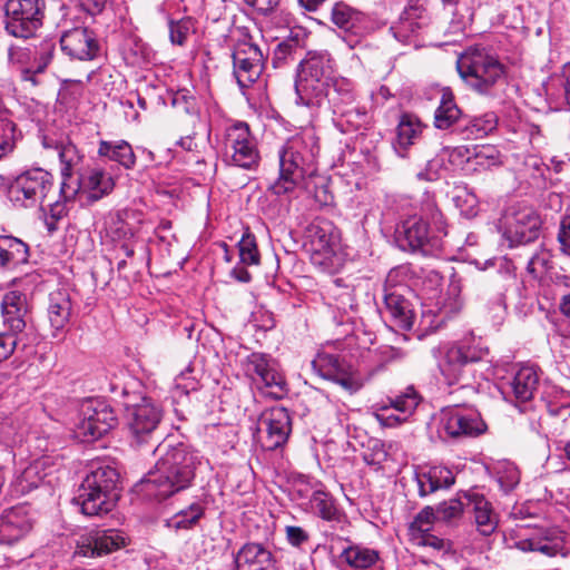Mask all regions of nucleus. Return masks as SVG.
<instances>
[{
	"mask_svg": "<svg viewBox=\"0 0 570 570\" xmlns=\"http://www.w3.org/2000/svg\"><path fill=\"white\" fill-rule=\"evenodd\" d=\"M497 480L504 493L511 492L520 482L518 468L512 463H501L497 469Z\"/></svg>",
	"mask_w": 570,
	"mask_h": 570,
	"instance_id": "56",
	"label": "nucleus"
},
{
	"mask_svg": "<svg viewBox=\"0 0 570 570\" xmlns=\"http://www.w3.org/2000/svg\"><path fill=\"white\" fill-rule=\"evenodd\" d=\"M548 262L547 254H535L528 262L527 271L533 277H540L546 271Z\"/></svg>",
	"mask_w": 570,
	"mask_h": 570,
	"instance_id": "63",
	"label": "nucleus"
},
{
	"mask_svg": "<svg viewBox=\"0 0 570 570\" xmlns=\"http://www.w3.org/2000/svg\"><path fill=\"white\" fill-rule=\"evenodd\" d=\"M297 73L330 82L333 79V60L327 52H308L299 63Z\"/></svg>",
	"mask_w": 570,
	"mask_h": 570,
	"instance_id": "43",
	"label": "nucleus"
},
{
	"mask_svg": "<svg viewBox=\"0 0 570 570\" xmlns=\"http://www.w3.org/2000/svg\"><path fill=\"white\" fill-rule=\"evenodd\" d=\"M118 482L119 473L115 468L99 464L86 475L81 485L118 499Z\"/></svg>",
	"mask_w": 570,
	"mask_h": 570,
	"instance_id": "33",
	"label": "nucleus"
},
{
	"mask_svg": "<svg viewBox=\"0 0 570 570\" xmlns=\"http://www.w3.org/2000/svg\"><path fill=\"white\" fill-rule=\"evenodd\" d=\"M75 501L80 505L83 514L95 517L111 511L117 502V497H109L80 485Z\"/></svg>",
	"mask_w": 570,
	"mask_h": 570,
	"instance_id": "35",
	"label": "nucleus"
},
{
	"mask_svg": "<svg viewBox=\"0 0 570 570\" xmlns=\"http://www.w3.org/2000/svg\"><path fill=\"white\" fill-rule=\"evenodd\" d=\"M485 431L487 424L475 411L455 405L441 412L440 432L449 438H474Z\"/></svg>",
	"mask_w": 570,
	"mask_h": 570,
	"instance_id": "15",
	"label": "nucleus"
},
{
	"mask_svg": "<svg viewBox=\"0 0 570 570\" xmlns=\"http://www.w3.org/2000/svg\"><path fill=\"white\" fill-rule=\"evenodd\" d=\"M461 289H462V285H461L460 279H456L453 277L451 279V282L449 284V288H448V294L450 295V302L444 305V308H448L449 312H451V313L460 311L463 305V301L460 296Z\"/></svg>",
	"mask_w": 570,
	"mask_h": 570,
	"instance_id": "60",
	"label": "nucleus"
},
{
	"mask_svg": "<svg viewBox=\"0 0 570 570\" xmlns=\"http://www.w3.org/2000/svg\"><path fill=\"white\" fill-rule=\"evenodd\" d=\"M384 306L386 313L395 326L401 330L409 331L413 325V311L410 302L404 297L403 293L384 294Z\"/></svg>",
	"mask_w": 570,
	"mask_h": 570,
	"instance_id": "38",
	"label": "nucleus"
},
{
	"mask_svg": "<svg viewBox=\"0 0 570 570\" xmlns=\"http://www.w3.org/2000/svg\"><path fill=\"white\" fill-rule=\"evenodd\" d=\"M328 86L330 82H324L316 78L297 73L295 81L297 102L307 107L324 106Z\"/></svg>",
	"mask_w": 570,
	"mask_h": 570,
	"instance_id": "32",
	"label": "nucleus"
},
{
	"mask_svg": "<svg viewBox=\"0 0 570 570\" xmlns=\"http://www.w3.org/2000/svg\"><path fill=\"white\" fill-rule=\"evenodd\" d=\"M114 187V178L104 169L95 167L80 174L77 188L62 181L60 186V197L65 200H71L79 193L86 196L87 200L92 203L110 194Z\"/></svg>",
	"mask_w": 570,
	"mask_h": 570,
	"instance_id": "17",
	"label": "nucleus"
},
{
	"mask_svg": "<svg viewBox=\"0 0 570 570\" xmlns=\"http://www.w3.org/2000/svg\"><path fill=\"white\" fill-rule=\"evenodd\" d=\"M117 423L115 412L98 401H87L81 406L80 419L73 430L75 438L83 443L98 440Z\"/></svg>",
	"mask_w": 570,
	"mask_h": 570,
	"instance_id": "12",
	"label": "nucleus"
},
{
	"mask_svg": "<svg viewBox=\"0 0 570 570\" xmlns=\"http://www.w3.org/2000/svg\"><path fill=\"white\" fill-rule=\"evenodd\" d=\"M292 421L288 411L283 406L265 410L259 420V441L264 450L274 451L282 448L288 440Z\"/></svg>",
	"mask_w": 570,
	"mask_h": 570,
	"instance_id": "18",
	"label": "nucleus"
},
{
	"mask_svg": "<svg viewBox=\"0 0 570 570\" xmlns=\"http://www.w3.org/2000/svg\"><path fill=\"white\" fill-rule=\"evenodd\" d=\"M355 101V91L353 82L344 77H333L326 90L325 104L337 112L338 109L348 107Z\"/></svg>",
	"mask_w": 570,
	"mask_h": 570,
	"instance_id": "42",
	"label": "nucleus"
},
{
	"mask_svg": "<svg viewBox=\"0 0 570 570\" xmlns=\"http://www.w3.org/2000/svg\"><path fill=\"white\" fill-rule=\"evenodd\" d=\"M454 474L449 468L442 465L432 466L426 472L416 474L419 494L426 497L438 490L448 489L454 483Z\"/></svg>",
	"mask_w": 570,
	"mask_h": 570,
	"instance_id": "36",
	"label": "nucleus"
},
{
	"mask_svg": "<svg viewBox=\"0 0 570 570\" xmlns=\"http://www.w3.org/2000/svg\"><path fill=\"white\" fill-rule=\"evenodd\" d=\"M169 39L173 45L185 46L190 35L195 32V23L191 18L169 20Z\"/></svg>",
	"mask_w": 570,
	"mask_h": 570,
	"instance_id": "54",
	"label": "nucleus"
},
{
	"mask_svg": "<svg viewBox=\"0 0 570 570\" xmlns=\"http://www.w3.org/2000/svg\"><path fill=\"white\" fill-rule=\"evenodd\" d=\"M309 257L314 266L325 273L337 272L344 263L341 233L327 219H315L306 230Z\"/></svg>",
	"mask_w": 570,
	"mask_h": 570,
	"instance_id": "7",
	"label": "nucleus"
},
{
	"mask_svg": "<svg viewBox=\"0 0 570 570\" xmlns=\"http://www.w3.org/2000/svg\"><path fill=\"white\" fill-rule=\"evenodd\" d=\"M558 239L562 250L570 255V216L561 220Z\"/></svg>",
	"mask_w": 570,
	"mask_h": 570,
	"instance_id": "64",
	"label": "nucleus"
},
{
	"mask_svg": "<svg viewBox=\"0 0 570 570\" xmlns=\"http://www.w3.org/2000/svg\"><path fill=\"white\" fill-rule=\"evenodd\" d=\"M421 120L411 114L401 116L396 126V136L392 141L393 149L400 157H405L411 146L421 138L424 129Z\"/></svg>",
	"mask_w": 570,
	"mask_h": 570,
	"instance_id": "30",
	"label": "nucleus"
},
{
	"mask_svg": "<svg viewBox=\"0 0 570 570\" xmlns=\"http://www.w3.org/2000/svg\"><path fill=\"white\" fill-rule=\"evenodd\" d=\"M539 384V375L533 366H522L509 382L503 393L517 402L530 401Z\"/></svg>",
	"mask_w": 570,
	"mask_h": 570,
	"instance_id": "31",
	"label": "nucleus"
},
{
	"mask_svg": "<svg viewBox=\"0 0 570 570\" xmlns=\"http://www.w3.org/2000/svg\"><path fill=\"white\" fill-rule=\"evenodd\" d=\"M331 21L345 32L362 37L368 30L367 17L344 2H336L331 10Z\"/></svg>",
	"mask_w": 570,
	"mask_h": 570,
	"instance_id": "28",
	"label": "nucleus"
},
{
	"mask_svg": "<svg viewBox=\"0 0 570 570\" xmlns=\"http://www.w3.org/2000/svg\"><path fill=\"white\" fill-rule=\"evenodd\" d=\"M312 366L320 376L337 383L348 393H355L362 387V382L351 364L336 354L320 351L312 361Z\"/></svg>",
	"mask_w": 570,
	"mask_h": 570,
	"instance_id": "16",
	"label": "nucleus"
},
{
	"mask_svg": "<svg viewBox=\"0 0 570 570\" xmlns=\"http://www.w3.org/2000/svg\"><path fill=\"white\" fill-rule=\"evenodd\" d=\"M16 125L9 120H0V159L13 150Z\"/></svg>",
	"mask_w": 570,
	"mask_h": 570,
	"instance_id": "59",
	"label": "nucleus"
},
{
	"mask_svg": "<svg viewBox=\"0 0 570 570\" xmlns=\"http://www.w3.org/2000/svg\"><path fill=\"white\" fill-rule=\"evenodd\" d=\"M409 281L410 267L406 265L396 266L387 273L383 292L384 294H389V292L403 293L407 288Z\"/></svg>",
	"mask_w": 570,
	"mask_h": 570,
	"instance_id": "53",
	"label": "nucleus"
},
{
	"mask_svg": "<svg viewBox=\"0 0 570 570\" xmlns=\"http://www.w3.org/2000/svg\"><path fill=\"white\" fill-rule=\"evenodd\" d=\"M420 403V396L413 387L402 394L377 404L375 417L383 426L393 428L409 420Z\"/></svg>",
	"mask_w": 570,
	"mask_h": 570,
	"instance_id": "21",
	"label": "nucleus"
},
{
	"mask_svg": "<svg viewBox=\"0 0 570 570\" xmlns=\"http://www.w3.org/2000/svg\"><path fill=\"white\" fill-rule=\"evenodd\" d=\"M541 225L542 220L537 210L522 204L509 206L500 220L502 235L511 247L535 240Z\"/></svg>",
	"mask_w": 570,
	"mask_h": 570,
	"instance_id": "9",
	"label": "nucleus"
},
{
	"mask_svg": "<svg viewBox=\"0 0 570 570\" xmlns=\"http://www.w3.org/2000/svg\"><path fill=\"white\" fill-rule=\"evenodd\" d=\"M460 117L461 109L455 104L453 94L449 89H444L434 115L435 127L442 130L449 129Z\"/></svg>",
	"mask_w": 570,
	"mask_h": 570,
	"instance_id": "47",
	"label": "nucleus"
},
{
	"mask_svg": "<svg viewBox=\"0 0 570 570\" xmlns=\"http://www.w3.org/2000/svg\"><path fill=\"white\" fill-rule=\"evenodd\" d=\"M320 147L312 130L288 138L278 150L279 174L269 185L274 196L291 200L306 188V177L316 171L315 159Z\"/></svg>",
	"mask_w": 570,
	"mask_h": 570,
	"instance_id": "1",
	"label": "nucleus"
},
{
	"mask_svg": "<svg viewBox=\"0 0 570 570\" xmlns=\"http://www.w3.org/2000/svg\"><path fill=\"white\" fill-rule=\"evenodd\" d=\"M312 511L328 522H342L344 512L337 507L334 498L326 491L315 490L309 500Z\"/></svg>",
	"mask_w": 570,
	"mask_h": 570,
	"instance_id": "44",
	"label": "nucleus"
},
{
	"mask_svg": "<svg viewBox=\"0 0 570 570\" xmlns=\"http://www.w3.org/2000/svg\"><path fill=\"white\" fill-rule=\"evenodd\" d=\"M498 117L494 112H485L474 117L463 128V134L469 139H481L497 129Z\"/></svg>",
	"mask_w": 570,
	"mask_h": 570,
	"instance_id": "51",
	"label": "nucleus"
},
{
	"mask_svg": "<svg viewBox=\"0 0 570 570\" xmlns=\"http://www.w3.org/2000/svg\"><path fill=\"white\" fill-rule=\"evenodd\" d=\"M466 505L471 507L478 531L482 535L492 534L499 523L498 514L494 512L491 502L478 492L464 494Z\"/></svg>",
	"mask_w": 570,
	"mask_h": 570,
	"instance_id": "29",
	"label": "nucleus"
},
{
	"mask_svg": "<svg viewBox=\"0 0 570 570\" xmlns=\"http://www.w3.org/2000/svg\"><path fill=\"white\" fill-rule=\"evenodd\" d=\"M53 176L42 168H31L13 178L7 186V198L16 208L40 206L45 213V224L49 232L57 228V222L67 214L66 202H45L53 189Z\"/></svg>",
	"mask_w": 570,
	"mask_h": 570,
	"instance_id": "3",
	"label": "nucleus"
},
{
	"mask_svg": "<svg viewBox=\"0 0 570 570\" xmlns=\"http://www.w3.org/2000/svg\"><path fill=\"white\" fill-rule=\"evenodd\" d=\"M435 520H439L436 510L431 507H425L417 513L411 523L410 530L420 544L440 549L442 547V541L430 533Z\"/></svg>",
	"mask_w": 570,
	"mask_h": 570,
	"instance_id": "40",
	"label": "nucleus"
},
{
	"mask_svg": "<svg viewBox=\"0 0 570 570\" xmlns=\"http://www.w3.org/2000/svg\"><path fill=\"white\" fill-rule=\"evenodd\" d=\"M1 312L4 325L13 335L26 328L28 313L26 295L18 291L6 293L1 302Z\"/></svg>",
	"mask_w": 570,
	"mask_h": 570,
	"instance_id": "27",
	"label": "nucleus"
},
{
	"mask_svg": "<svg viewBox=\"0 0 570 570\" xmlns=\"http://www.w3.org/2000/svg\"><path fill=\"white\" fill-rule=\"evenodd\" d=\"M287 541L294 547H301L308 541V533L301 527L287 525L285 528Z\"/></svg>",
	"mask_w": 570,
	"mask_h": 570,
	"instance_id": "62",
	"label": "nucleus"
},
{
	"mask_svg": "<svg viewBox=\"0 0 570 570\" xmlns=\"http://www.w3.org/2000/svg\"><path fill=\"white\" fill-rule=\"evenodd\" d=\"M334 125L343 134H350L358 130L367 120L365 111H361L353 105L344 107L333 112Z\"/></svg>",
	"mask_w": 570,
	"mask_h": 570,
	"instance_id": "50",
	"label": "nucleus"
},
{
	"mask_svg": "<svg viewBox=\"0 0 570 570\" xmlns=\"http://www.w3.org/2000/svg\"><path fill=\"white\" fill-rule=\"evenodd\" d=\"M514 547L523 552H540L547 557L562 554L566 557L568 552L563 551V539L556 531L548 529L529 530L520 528L514 541Z\"/></svg>",
	"mask_w": 570,
	"mask_h": 570,
	"instance_id": "19",
	"label": "nucleus"
},
{
	"mask_svg": "<svg viewBox=\"0 0 570 570\" xmlns=\"http://www.w3.org/2000/svg\"><path fill=\"white\" fill-rule=\"evenodd\" d=\"M124 534L115 529L95 530L82 537L77 544L76 553L82 557H101L125 546Z\"/></svg>",
	"mask_w": 570,
	"mask_h": 570,
	"instance_id": "22",
	"label": "nucleus"
},
{
	"mask_svg": "<svg viewBox=\"0 0 570 570\" xmlns=\"http://www.w3.org/2000/svg\"><path fill=\"white\" fill-rule=\"evenodd\" d=\"M155 469L141 480L142 491L158 500L188 488L195 476L197 456L179 443L165 440L154 451Z\"/></svg>",
	"mask_w": 570,
	"mask_h": 570,
	"instance_id": "2",
	"label": "nucleus"
},
{
	"mask_svg": "<svg viewBox=\"0 0 570 570\" xmlns=\"http://www.w3.org/2000/svg\"><path fill=\"white\" fill-rule=\"evenodd\" d=\"M453 202L465 217L471 218L478 214V198L472 191L465 188L458 189Z\"/></svg>",
	"mask_w": 570,
	"mask_h": 570,
	"instance_id": "57",
	"label": "nucleus"
},
{
	"mask_svg": "<svg viewBox=\"0 0 570 570\" xmlns=\"http://www.w3.org/2000/svg\"><path fill=\"white\" fill-rule=\"evenodd\" d=\"M45 148H53L58 153L61 165L62 181L71 178L72 174L78 171L82 163L83 156L71 141L52 142L47 138L43 139Z\"/></svg>",
	"mask_w": 570,
	"mask_h": 570,
	"instance_id": "41",
	"label": "nucleus"
},
{
	"mask_svg": "<svg viewBox=\"0 0 570 570\" xmlns=\"http://www.w3.org/2000/svg\"><path fill=\"white\" fill-rule=\"evenodd\" d=\"M29 258L28 245L12 236H0V271L16 268Z\"/></svg>",
	"mask_w": 570,
	"mask_h": 570,
	"instance_id": "37",
	"label": "nucleus"
},
{
	"mask_svg": "<svg viewBox=\"0 0 570 570\" xmlns=\"http://www.w3.org/2000/svg\"><path fill=\"white\" fill-rule=\"evenodd\" d=\"M239 258L243 264L246 265H258L259 253L256 244L255 236L246 230L240 240L238 242Z\"/></svg>",
	"mask_w": 570,
	"mask_h": 570,
	"instance_id": "55",
	"label": "nucleus"
},
{
	"mask_svg": "<svg viewBox=\"0 0 570 570\" xmlns=\"http://www.w3.org/2000/svg\"><path fill=\"white\" fill-rule=\"evenodd\" d=\"M52 58V46L43 43L40 50L30 47L10 46L8 63L21 72V79L38 83L37 75L42 73Z\"/></svg>",
	"mask_w": 570,
	"mask_h": 570,
	"instance_id": "13",
	"label": "nucleus"
},
{
	"mask_svg": "<svg viewBox=\"0 0 570 570\" xmlns=\"http://www.w3.org/2000/svg\"><path fill=\"white\" fill-rule=\"evenodd\" d=\"M71 309L70 296L66 291L58 289L49 295L47 314L50 326L53 330V336L63 331L69 324Z\"/></svg>",
	"mask_w": 570,
	"mask_h": 570,
	"instance_id": "34",
	"label": "nucleus"
},
{
	"mask_svg": "<svg viewBox=\"0 0 570 570\" xmlns=\"http://www.w3.org/2000/svg\"><path fill=\"white\" fill-rule=\"evenodd\" d=\"M60 46L67 56L78 60H91L99 50L94 32L80 27L65 31L60 38Z\"/></svg>",
	"mask_w": 570,
	"mask_h": 570,
	"instance_id": "24",
	"label": "nucleus"
},
{
	"mask_svg": "<svg viewBox=\"0 0 570 570\" xmlns=\"http://www.w3.org/2000/svg\"><path fill=\"white\" fill-rule=\"evenodd\" d=\"M126 426L131 445L140 448L158 440L157 430L163 419V409L151 397L140 396L136 403L126 404Z\"/></svg>",
	"mask_w": 570,
	"mask_h": 570,
	"instance_id": "8",
	"label": "nucleus"
},
{
	"mask_svg": "<svg viewBox=\"0 0 570 570\" xmlns=\"http://www.w3.org/2000/svg\"><path fill=\"white\" fill-rule=\"evenodd\" d=\"M397 233L413 250H430L441 247L442 236L448 235V225L434 197L425 195L421 203L420 214L404 219Z\"/></svg>",
	"mask_w": 570,
	"mask_h": 570,
	"instance_id": "6",
	"label": "nucleus"
},
{
	"mask_svg": "<svg viewBox=\"0 0 570 570\" xmlns=\"http://www.w3.org/2000/svg\"><path fill=\"white\" fill-rule=\"evenodd\" d=\"M233 75L242 89L254 85L264 70V55L253 42L239 41L233 51Z\"/></svg>",
	"mask_w": 570,
	"mask_h": 570,
	"instance_id": "14",
	"label": "nucleus"
},
{
	"mask_svg": "<svg viewBox=\"0 0 570 570\" xmlns=\"http://www.w3.org/2000/svg\"><path fill=\"white\" fill-rule=\"evenodd\" d=\"M429 18L425 9L422 6L409 3V6L401 13L397 22L391 27V31L395 39L401 42H411L412 38L420 35V32L428 26Z\"/></svg>",
	"mask_w": 570,
	"mask_h": 570,
	"instance_id": "25",
	"label": "nucleus"
},
{
	"mask_svg": "<svg viewBox=\"0 0 570 570\" xmlns=\"http://www.w3.org/2000/svg\"><path fill=\"white\" fill-rule=\"evenodd\" d=\"M341 560L354 569H367L379 560V552L360 544H350L340 554Z\"/></svg>",
	"mask_w": 570,
	"mask_h": 570,
	"instance_id": "49",
	"label": "nucleus"
},
{
	"mask_svg": "<svg viewBox=\"0 0 570 570\" xmlns=\"http://www.w3.org/2000/svg\"><path fill=\"white\" fill-rule=\"evenodd\" d=\"M144 213L136 208H124L110 213L106 219V232L114 240H130L141 229Z\"/></svg>",
	"mask_w": 570,
	"mask_h": 570,
	"instance_id": "23",
	"label": "nucleus"
},
{
	"mask_svg": "<svg viewBox=\"0 0 570 570\" xmlns=\"http://www.w3.org/2000/svg\"><path fill=\"white\" fill-rule=\"evenodd\" d=\"M98 154L109 160L116 161L126 169H131L136 165V156L129 142L126 140L99 142Z\"/></svg>",
	"mask_w": 570,
	"mask_h": 570,
	"instance_id": "45",
	"label": "nucleus"
},
{
	"mask_svg": "<svg viewBox=\"0 0 570 570\" xmlns=\"http://www.w3.org/2000/svg\"><path fill=\"white\" fill-rule=\"evenodd\" d=\"M464 83L479 95L492 96L505 82L507 70L499 58L484 47L471 46L456 60Z\"/></svg>",
	"mask_w": 570,
	"mask_h": 570,
	"instance_id": "5",
	"label": "nucleus"
},
{
	"mask_svg": "<svg viewBox=\"0 0 570 570\" xmlns=\"http://www.w3.org/2000/svg\"><path fill=\"white\" fill-rule=\"evenodd\" d=\"M435 510L439 520L450 522L462 517L464 503L460 499H450L440 503Z\"/></svg>",
	"mask_w": 570,
	"mask_h": 570,
	"instance_id": "58",
	"label": "nucleus"
},
{
	"mask_svg": "<svg viewBox=\"0 0 570 570\" xmlns=\"http://www.w3.org/2000/svg\"><path fill=\"white\" fill-rule=\"evenodd\" d=\"M442 167L443 159L435 157L426 163L424 170L417 173V178L421 180L434 181L439 179Z\"/></svg>",
	"mask_w": 570,
	"mask_h": 570,
	"instance_id": "61",
	"label": "nucleus"
},
{
	"mask_svg": "<svg viewBox=\"0 0 570 570\" xmlns=\"http://www.w3.org/2000/svg\"><path fill=\"white\" fill-rule=\"evenodd\" d=\"M32 528L31 518L24 507H14L0 515V542L11 544Z\"/></svg>",
	"mask_w": 570,
	"mask_h": 570,
	"instance_id": "26",
	"label": "nucleus"
},
{
	"mask_svg": "<svg viewBox=\"0 0 570 570\" xmlns=\"http://www.w3.org/2000/svg\"><path fill=\"white\" fill-rule=\"evenodd\" d=\"M237 570H266L272 563V553L261 543H246L238 551Z\"/></svg>",
	"mask_w": 570,
	"mask_h": 570,
	"instance_id": "39",
	"label": "nucleus"
},
{
	"mask_svg": "<svg viewBox=\"0 0 570 570\" xmlns=\"http://www.w3.org/2000/svg\"><path fill=\"white\" fill-rule=\"evenodd\" d=\"M488 347L481 337L472 333L456 342L440 344L432 350L438 367L448 385H460V390L474 394V387L466 381L470 376L469 365L480 362L488 355Z\"/></svg>",
	"mask_w": 570,
	"mask_h": 570,
	"instance_id": "4",
	"label": "nucleus"
},
{
	"mask_svg": "<svg viewBox=\"0 0 570 570\" xmlns=\"http://www.w3.org/2000/svg\"><path fill=\"white\" fill-rule=\"evenodd\" d=\"M246 373L257 383L271 389V394L279 397L285 393V379L278 371L275 360L263 353H252L245 361Z\"/></svg>",
	"mask_w": 570,
	"mask_h": 570,
	"instance_id": "20",
	"label": "nucleus"
},
{
	"mask_svg": "<svg viewBox=\"0 0 570 570\" xmlns=\"http://www.w3.org/2000/svg\"><path fill=\"white\" fill-rule=\"evenodd\" d=\"M205 514V508L200 502H193L188 507L180 509L170 518L165 520V525L176 532L190 530L198 524Z\"/></svg>",
	"mask_w": 570,
	"mask_h": 570,
	"instance_id": "46",
	"label": "nucleus"
},
{
	"mask_svg": "<svg viewBox=\"0 0 570 570\" xmlns=\"http://www.w3.org/2000/svg\"><path fill=\"white\" fill-rule=\"evenodd\" d=\"M43 0H7L4 3V29L16 37L28 39L42 26Z\"/></svg>",
	"mask_w": 570,
	"mask_h": 570,
	"instance_id": "10",
	"label": "nucleus"
},
{
	"mask_svg": "<svg viewBox=\"0 0 570 570\" xmlns=\"http://www.w3.org/2000/svg\"><path fill=\"white\" fill-rule=\"evenodd\" d=\"M47 462L48 460L45 458L37 459L31 462L17 478V490L21 493H28L29 491L37 489L48 475V472H46Z\"/></svg>",
	"mask_w": 570,
	"mask_h": 570,
	"instance_id": "48",
	"label": "nucleus"
},
{
	"mask_svg": "<svg viewBox=\"0 0 570 570\" xmlns=\"http://www.w3.org/2000/svg\"><path fill=\"white\" fill-rule=\"evenodd\" d=\"M502 165V156L497 147L488 145L473 149L471 167L474 170H488Z\"/></svg>",
	"mask_w": 570,
	"mask_h": 570,
	"instance_id": "52",
	"label": "nucleus"
},
{
	"mask_svg": "<svg viewBox=\"0 0 570 570\" xmlns=\"http://www.w3.org/2000/svg\"><path fill=\"white\" fill-rule=\"evenodd\" d=\"M223 157L227 164L240 168L257 166L259 153L247 124L235 122L225 129Z\"/></svg>",
	"mask_w": 570,
	"mask_h": 570,
	"instance_id": "11",
	"label": "nucleus"
}]
</instances>
